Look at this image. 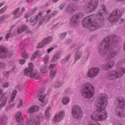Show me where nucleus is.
I'll return each mask as SVG.
<instances>
[{
  "mask_svg": "<svg viewBox=\"0 0 125 125\" xmlns=\"http://www.w3.org/2000/svg\"><path fill=\"white\" fill-rule=\"evenodd\" d=\"M117 36L110 35L108 37L105 38L99 45V52L100 55L104 56L107 61L102 66V68L104 71L111 69L115 65V61L112 58H114L117 53L112 49L113 44L115 43V41H117Z\"/></svg>",
  "mask_w": 125,
  "mask_h": 125,
  "instance_id": "1",
  "label": "nucleus"
},
{
  "mask_svg": "<svg viewBox=\"0 0 125 125\" xmlns=\"http://www.w3.org/2000/svg\"><path fill=\"white\" fill-rule=\"evenodd\" d=\"M108 104V97L105 94H100L97 100L96 105L97 109L90 115V118L93 121L103 122L108 118L106 111V107Z\"/></svg>",
  "mask_w": 125,
  "mask_h": 125,
  "instance_id": "2",
  "label": "nucleus"
},
{
  "mask_svg": "<svg viewBox=\"0 0 125 125\" xmlns=\"http://www.w3.org/2000/svg\"><path fill=\"white\" fill-rule=\"evenodd\" d=\"M102 9H100L97 13V17L99 20H95L92 22L93 18L95 16L91 15L86 17L83 21L82 24L84 28H88L90 31H95L97 29L102 27L103 24L102 23V20H103V15L106 14V6L105 5L101 6Z\"/></svg>",
  "mask_w": 125,
  "mask_h": 125,
  "instance_id": "3",
  "label": "nucleus"
},
{
  "mask_svg": "<svg viewBox=\"0 0 125 125\" xmlns=\"http://www.w3.org/2000/svg\"><path fill=\"white\" fill-rule=\"evenodd\" d=\"M35 66L32 62L28 63V67L25 68L24 70V74L25 76L27 77H30V78H35L36 80H40L41 75L38 73L37 70H34Z\"/></svg>",
  "mask_w": 125,
  "mask_h": 125,
  "instance_id": "4",
  "label": "nucleus"
},
{
  "mask_svg": "<svg viewBox=\"0 0 125 125\" xmlns=\"http://www.w3.org/2000/svg\"><path fill=\"white\" fill-rule=\"evenodd\" d=\"M125 73V67H118L115 71L111 72H107L106 77L109 80H116L122 76H124Z\"/></svg>",
  "mask_w": 125,
  "mask_h": 125,
  "instance_id": "5",
  "label": "nucleus"
},
{
  "mask_svg": "<svg viewBox=\"0 0 125 125\" xmlns=\"http://www.w3.org/2000/svg\"><path fill=\"white\" fill-rule=\"evenodd\" d=\"M81 93L83 97L89 99L94 95V87L92 84H89L82 90Z\"/></svg>",
  "mask_w": 125,
  "mask_h": 125,
  "instance_id": "6",
  "label": "nucleus"
},
{
  "mask_svg": "<svg viewBox=\"0 0 125 125\" xmlns=\"http://www.w3.org/2000/svg\"><path fill=\"white\" fill-rule=\"evenodd\" d=\"M97 5H98V0H91L84 6L83 10L85 11L86 13H90L94 11L95 9L97 8Z\"/></svg>",
  "mask_w": 125,
  "mask_h": 125,
  "instance_id": "7",
  "label": "nucleus"
},
{
  "mask_svg": "<svg viewBox=\"0 0 125 125\" xmlns=\"http://www.w3.org/2000/svg\"><path fill=\"white\" fill-rule=\"evenodd\" d=\"M118 106L117 108V110H119V111L117 113V116H119L120 118H124L125 117V113L124 111V109L125 107V99L123 97H120L118 99Z\"/></svg>",
  "mask_w": 125,
  "mask_h": 125,
  "instance_id": "8",
  "label": "nucleus"
},
{
  "mask_svg": "<svg viewBox=\"0 0 125 125\" xmlns=\"http://www.w3.org/2000/svg\"><path fill=\"white\" fill-rule=\"evenodd\" d=\"M122 16V12L120 10H114L110 15L108 20L110 23H115L118 21Z\"/></svg>",
  "mask_w": 125,
  "mask_h": 125,
  "instance_id": "9",
  "label": "nucleus"
},
{
  "mask_svg": "<svg viewBox=\"0 0 125 125\" xmlns=\"http://www.w3.org/2000/svg\"><path fill=\"white\" fill-rule=\"evenodd\" d=\"M72 117L74 119H81L83 117V110L78 105H74L72 109Z\"/></svg>",
  "mask_w": 125,
  "mask_h": 125,
  "instance_id": "10",
  "label": "nucleus"
},
{
  "mask_svg": "<svg viewBox=\"0 0 125 125\" xmlns=\"http://www.w3.org/2000/svg\"><path fill=\"white\" fill-rule=\"evenodd\" d=\"M14 54L13 52H9L6 47L3 46H0V58L4 59L6 57L10 58Z\"/></svg>",
  "mask_w": 125,
  "mask_h": 125,
  "instance_id": "11",
  "label": "nucleus"
},
{
  "mask_svg": "<svg viewBox=\"0 0 125 125\" xmlns=\"http://www.w3.org/2000/svg\"><path fill=\"white\" fill-rule=\"evenodd\" d=\"M7 94V91L3 93L2 90L0 89V110H1L6 105L7 99L4 97Z\"/></svg>",
  "mask_w": 125,
  "mask_h": 125,
  "instance_id": "12",
  "label": "nucleus"
},
{
  "mask_svg": "<svg viewBox=\"0 0 125 125\" xmlns=\"http://www.w3.org/2000/svg\"><path fill=\"white\" fill-rule=\"evenodd\" d=\"M99 72H100L99 68H93L88 71L87 76L88 78H94V77H96L99 74Z\"/></svg>",
  "mask_w": 125,
  "mask_h": 125,
  "instance_id": "13",
  "label": "nucleus"
},
{
  "mask_svg": "<svg viewBox=\"0 0 125 125\" xmlns=\"http://www.w3.org/2000/svg\"><path fill=\"white\" fill-rule=\"evenodd\" d=\"M64 117H65V112L62 111L55 115L53 119V121L55 123H60L61 121H62L64 119Z\"/></svg>",
  "mask_w": 125,
  "mask_h": 125,
  "instance_id": "14",
  "label": "nucleus"
},
{
  "mask_svg": "<svg viewBox=\"0 0 125 125\" xmlns=\"http://www.w3.org/2000/svg\"><path fill=\"white\" fill-rule=\"evenodd\" d=\"M83 16V15L81 13L75 14L71 19L70 21L71 25H76V24H78L79 20L80 18H82Z\"/></svg>",
  "mask_w": 125,
  "mask_h": 125,
  "instance_id": "15",
  "label": "nucleus"
},
{
  "mask_svg": "<svg viewBox=\"0 0 125 125\" xmlns=\"http://www.w3.org/2000/svg\"><path fill=\"white\" fill-rule=\"evenodd\" d=\"M42 13L40 12L38 15H37L35 17H33L31 18L30 20V22L31 23V25L32 26H35L37 23H38V21L40 20L42 17Z\"/></svg>",
  "mask_w": 125,
  "mask_h": 125,
  "instance_id": "16",
  "label": "nucleus"
},
{
  "mask_svg": "<svg viewBox=\"0 0 125 125\" xmlns=\"http://www.w3.org/2000/svg\"><path fill=\"white\" fill-rule=\"evenodd\" d=\"M38 97H39V100L41 102V105L45 106L47 104V102L43 101L44 98H45V94L43 91H39L38 94Z\"/></svg>",
  "mask_w": 125,
  "mask_h": 125,
  "instance_id": "17",
  "label": "nucleus"
},
{
  "mask_svg": "<svg viewBox=\"0 0 125 125\" xmlns=\"http://www.w3.org/2000/svg\"><path fill=\"white\" fill-rule=\"evenodd\" d=\"M24 31H26L27 34H31V31H29L28 27L25 24L22 25L21 27L19 28L17 32L18 34H22Z\"/></svg>",
  "mask_w": 125,
  "mask_h": 125,
  "instance_id": "18",
  "label": "nucleus"
},
{
  "mask_svg": "<svg viewBox=\"0 0 125 125\" xmlns=\"http://www.w3.org/2000/svg\"><path fill=\"white\" fill-rule=\"evenodd\" d=\"M20 11V8H18L16 9L13 13L14 17L13 19H16L17 18H19L21 16V13H19Z\"/></svg>",
  "mask_w": 125,
  "mask_h": 125,
  "instance_id": "19",
  "label": "nucleus"
},
{
  "mask_svg": "<svg viewBox=\"0 0 125 125\" xmlns=\"http://www.w3.org/2000/svg\"><path fill=\"white\" fill-rule=\"evenodd\" d=\"M50 19V18L47 15H45L43 17L42 19L40 21L39 24L40 25H42L43 23L44 22L45 23H46L48 21H49V20Z\"/></svg>",
  "mask_w": 125,
  "mask_h": 125,
  "instance_id": "20",
  "label": "nucleus"
},
{
  "mask_svg": "<svg viewBox=\"0 0 125 125\" xmlns=\"http://www.w3.org/2000/svg\"><path fill=\"white\" fill-rule=\"evenodd\" d=\"M15 119L17 123H20L23 120L22 113L21 112H18L15 115Z\"/></svg>",
  "mask_w": 125,
  "mask_h": 125,
  "instance_id": "21",
  "label": "nucleus"
},
{
  "mask_svg": "<svg viewBox=\"0 0 125 125\" xmlns=\"http://www.w3.org/2000/svg\"><path fill=\"white\" fill-rule=\"evenodd\" d=\"M41 56H42V53H41V52H40V51H36L32 55L31 59L32 60L36 59L37 57L39 58Z\"/></svg>",
  "mask_w": 125,
  "mask_h": 125,
  "instance_id": "22",
  "label": "nucleus"
},
{
  "mask_svg": "<svg viewBox=\"0 0 125 125\" xmlns=\"http://www.w3.org/2000/svg\"><path fill=\"white\" fill-rule=\"evenodd\" d=\"M35 121V119L33 116H30L26 119V124L27 125H31L34 124V122Z\"/></svg>",
  "mask_w": 125,
  "mask_h": 125,
  "instance_id": "23",
  "label": "nucleus"
},
{
  "mask_svg": "<svg viewBox=\"0 0 125 125\" xmlns=\"http://www.w3.org/2000/svg\"><path fill=\"white\" fill-rule=\"evenodd\" d=\"M76 6L74 5L73 4H70L68 5L66 8V11L69 12V11H75L76 10Z\"/></svg>",
  "mask_w": 125,
  "mask_h": 125,
  "instance_id": "24",
  "label": "nucleus"
},
{
  "mask_svg": "<svg viewBox=\"0 0 125 125\" xmlns=\"http://www.w3.org/2000/svg\"><path fill=\"white\" fill-rule=\"evenodd\" d=\"M43 43H44V44L45 45H46V44H48V43H50L51 42H52V38L51 37H48L46 38H45L42 41Z\"/></svg>",
  "mask_w": 125,
  "mask_h": 125,
  "instance_id": "25",
  "label": "nucleus"
},
{
  "mask_svg": "<svg viewBox=\"0 0 125 125\" xmlns=\"http://www.w3.org/2000/svg\"><path fill=\"white\" fill-rule=\"evenodd\" d=\"M7 120H8V118H7V116L3 115L1 116L0 120V122L2 125H5L7 123Z\"/></svg>",
  "mask_w": 125,
  "mask_h": 125,
  "instance_id": "26",
  "label": "nucleus"
},
{
  "mask_svg": "<svg viewBox=\"0 0 125 125\" xmlns=\"http://www.w3.org/2000/svg\"><path fill=\"white\" fill-rule=\"evenodd\" d=\"M16 94H17V91H14L11 95V99L8 102L9 104L14 101V99H15V97H16Z\"/></svg>",
  "mask_w": 125,
  "mask_h": 125,
  "instance_id": "27",
  "label": "nucleus"
},
{
  "mask_svg": "<svg viewBox=\"0 0 125 125\" xmlns=\"http://www.w3.org/2000/svg\"><path fill=\"white\" fill-rule=\"evenodd\" d=\"M50 107H48L45 111V118L46 119H49L50 118V113H49V110H50Z\"/></svg>",
  "mask_w": 125,
  "mask_h": 125,
  "instance_id": "28",
  "label": "nucleus"
},
{
  "mask_svg": "<svg viewBox=\"0 0 125 125\" xmlns=\"http://www.w3.org/2000/svg\"><path fill=\"white\" fill-rule=\"evenodd\" d=\"M83 53H82V51H78L75 57V61H77V60H79V59H81V57H82Z\"/></svg>",
  "mask_w": 125,
  "mask_h": 125,
  "instance_id": "29",
  "label": "nucleus"
},
{
  "mask_svg": "<svg viewBox=\"0 0 125 125\" xmlns=\"http://www.w3.org/2000/svg\"><path fill=\"white\" fill-rule=\"evenodd\" d=\"M70 102V99L68 97H64L62 100V103L64 105H67Z\"/></svg>",
  "mask_w": 125,
  "mask_h": 125,
  "instance_id": "30",
  "label": "nucleus"
},
{
  "mask_svg": "<svg viewBox=\"0 0 125 125\" xmlns=\"http://www.w3.org/2000/svg\"><path fill=\"white\" fill-rule=\"evenodd\" d=\"M14 70H15V67H13V68L11 70H10L9 71H4L3 72V75L5 77H7V76H8V75H9V73H11V72H13V71H14Z\"/></svg>",
  "mask_w": 125,
  "mask_h": 125,
  "instance_id": "31",
  "label": "nucleus"
},
{
  "mask_svg": "<svg viewBox=\"0 0 125 125\" xmlns=\"http://www.w3.org/2000/svg\"><path fill=\"white\" fill-rule=\"evenodd\" d=\"M37 120H40V121H43V114L42 113H39L37 116H36V118Z\"/></svg>",
  "mask_w": 125,
  "mask_h": 125,
  "instance_id": "32",
  "label": "nucleus"
},
{
  "mask_svg": "<svg viewBox=\"0 0 125 125\" xmlns=\"http://www.w3.org/2000/svg\"><path fill=\"white\" fill-rule=\"evenodd\" d=\"M60 57V53H56L54 55L53 59H52V62H54V61H56L58 58Z\"/></svg>",
  "mask_w": 125,
  "mask_h": 125,
  "instance_id": "33",
  "label": "nucleus"
},
{
  "mask_svg": "<svg viewBox=\"0 0 125 125\" xmlns=\"http://www.w3.org/2000/svg\"><path fill=\"white\" fill-rule=\"evenodd\" d=\"M56 75V71L55 70H51L50 72V77L51 79H53Z\"/></svg>",
  "mask_w": 125,
  "mask_h": 125,
  "instance_id": "34",
  "label": "nucleus"
},
{
  "mask_svg": "<svg viewBox=\"0 0 125 125\" xmlns=\"http://www.w3.org/2000/svg\"><path fill=\"white\" fill-rule=\"evenodd\" d=\"M69 58H71V55H68L66 59H63L62 61V64H65V63H67L68 61L69 60Z\"/></svg>",
  "mask_w": 125,
  "mask_h": 125,
  "instance_id": "35",
  "label": "nucleus"
},
{
  "mask_svg": "<svg viewBox=\"0 0 125 125\" xmlns=\"http://www.w3.org/2000/svg\"><path fill=\"white\" fill-rule=\"evenodd\" d=\"M62 85V82H57L54 84V87L55 88H58Z\"/></svg>",
  "mask_w": 125,
  "mask_h": 125,
  "instance_id": "36",
  "label": "nucleus"
},
{
  "mask_svg": "<svg viewBox=\"0 0 125 125\" xmlns=\"http://www.w3.org/2000/svg\"><path fill=\"white\" fill-rule=\"evenodd\" d=\"M33 125H41V120L38 119H35Z\"/></svg>",
  "mask_w": 125,
  "mask_h": 125,
  "instance_id": "37",
  "label": "nucleus"
},
{
  "mask_svg": "<svg viewBox=\"0 0 125 125\" xmlns=\"http://www.w3.org/2000/svg\"><path fill=\"white\" fill-rule=\"evenodd\" d=\"M22 106H23V100L20 99L18 102L17 108H20L22 107Z\"/></svg>",
  "mask_w": 125,
  "mask_h": 125,
  "instance_id": "38",
  "label": "nucleus"
},
{
  "mask_svg": "<svg viewBox=\"0 0 125 125\" xmlns=\"http://www.w3.org/2000/svg\"><path fill=\"white\" fill-rule=\"evenodd\" d=\"M45 44L44 43H43V41L42 42L39 43L37 45V48H42V47H43L44 46Z\"/></svg>",
  "mask_w": 125,
  "mask_h": 125,
  "instance_id": "39",
  "label": "nucleus"
},
{
  "mask_svg": "<svg viewBox=\"0 0 125 125\" xmlns=\"http://www.w3.org/2000/svg\"><path fill=\"white\" fill-rule=\"evenodd\" d=\"M57 13H58L57 11H54L52 13V14H50V16H48L50 18H50H52V17H54V16H55V15H56Z\"/></svg>",
  "mask_w": 125,
  "mask_h": 125,
  "instance_id": "40",
  "label": "nucleus"
},
{
  "mask_svg": "<svg viewBox=\"0 0 125 125\" xmlns=\"http://www.w3.org/2000/svg\"><path fill=\"white\" fill-rule=\"evenodd\" d=\"M46 67H42L41 69V72L42 74H45L47 72Z\"/></svg>",
  "mask_w": 125,
  "mask_h": 125,
  "instance_id": "41",
  "label": "nucleus"
},
{
  "mask_svg": "<svg viewBox=\"0 0 125 125\" xmlns=\"http://www.w3.org/2000/svg\"><path fill=\"white\" fill-rule=\"evenodd\" d=\"M48 58L49 56L48 55H46L44 57V61L45 64H47L48 63Z\"/></svg>",
  "mask_w": 125,
  "mask_h": 125,
  "instance_id": "42",
  "label": "nucleus"
},
{
  "mask_svg": "<svg viewBox=\"0 0 125 125\" xmlns=\"http://www.w3.org/2000/svg\"><path fill=\"white\" fill-rule=\"evenodd\" d=\"M6 67V64L4 62L0 63V69H4Z\"/></svg>",
  "mask_w": 125,
  "mask_h": 125,
  "instance_id": "43",
  "label": "nucleus"
},
{
  "mask_svg": "<svg viewBox=\"0 0 125 125\" xmlns=\"http://www.w3.org/2000/svg\"><path fill=\"white\" fill-rule=\"evenodd\" d=\"M21 56L22 58H24L25 59H28V58H29V56L27 55V53L26 52L22 53Z\"/></svg>",
  "mask_w": 125,
  "mask_h": 125,
  "instance_id": "44",
  "label": "nucleus"
},
{
  "mask_svg": "<svg viewBox=\"0 0 125 125\" xmlns=\"http://www.w3.org/2000/svg\"><path fill=\"white\" fill-rule=\"evenodd\" d=\"M13 37V35L12 34V33H8L6 35V39L7 41H8V39H9V38H12Z\"/></svg>",
  "mask_w": 125,
  "mask_h": 125,
  "instance_id": "45",
  "label": "nucleus"
},
{
  "mask_svg": "<svg viewBox=\"0 0 125 125\" xmlns=\"http://www.w3.org/2000/svg\"><path fill=\"white\" fill-rule=\"evenodd\" d=\"M7 9V7H6V6L2 8L0 10V14H2Z\"/></svg>",
  "mask_w": 125,
  "mask_h": 125,
  "instance_id": "46",
  "label": "nucleus"
},
{
  "mask_svg": "<svg viewBox=\"0 0 125 125\" xmlns=\"http://www.w3.org/2000/svg\"><path fill=\"white\" fill-rule=\"evenodd\" d=\"M35 110L34 109V106H31L28 110L29 113H34Z\"/></svg>",
  "mask_w": 125,
  "mask_h": 125,
  "instance_id": "47",
  "label": "nucleus"
},
{
  "mask_svg": "<svg viewBox=\"0 0 125 125\" xmlns=\"http://www.w3.org/2000/svg\"><path fill=\"white\" fill-rule=\"evenodd\" d=\"M26 62V60H19V63L21 64V65H24L25 63Z\"/></svg>",
  "mask_w": 125,
  "mask_h": 125,
  "instance_id": "48",
  "label": "nucleus"
},
{
  "mask_svg": "<svg viewBox=\"0 0 125 125\" xmlns=\"http://www.w3.org/2000/svg\"><path fill=\"white\" fill-rule=\"evenodd\" d=\"M55 66H56V64H51L49 67V70H51V71H52V69H53V68H54V67H55Z\"/></svg>",
  "mask_w": 125,
  "mask_h": 125,
  "instance_id": "49",
  "label": "nucleus"
},
{
  "mask_svg": "<svg viewBox=\"0 0 125 125\" xmlns=\"http://www.w3.org/2000/svg\"><path fill=\"white\" fill-rule=\"evenodd\" d=\"M17 89H18V90H22V89H23V87L22 86H21V85H18L17 86Z\"/></svg>",
  "mask_w": 125,
  "mask_h": 125,
  "instance_id": "50",
  "label": "nucleus"
},
{
  "mask_svg": "<svg viewBox=\"0 0 125 125\" xmlns=\"http://www.w3.org/2000/svg\"><path fill=\"white\" fill-rule=\"evenodd\" d=\"M35 112H38L40 110V107L39 106H34Z\"/></svg>",
  "mask_w": 125,
  "mask_h": 125,
  "instance_id": "51",
  "label": "nucleus"
},
{
  "mask_svg": "<svg viewBox=\"0 0 125 125\" xmlns=\"http://www.w3.org/2000/svg\"><path fill=\"white\" fill-rule=\"evenodd\" d=\"M9 65L10 66H14L15 65V62L14 61H11L9 62Z\"/></svg>",
  "mask_w": 125,
  "mask_h": 125,
  "instance_id": "52",
  "label": "nucleus"
},
{
  "mask_svg": "<svg viewBox=\"0 0 125 125\" xmlns=\"http://www.w3.org/2000/svg\"><path fill=\"white\" fill-rule=\"evenodd\" d=\"M9 86V83H5L3 84V87H8Z\"/></svg>",
  "mask_w": 125,
  "mask_h": 125,
  "instance_id": "53",
  "label": "nucleus"
},
{
  "mask_svg": "<svg viewBox=\"0 0 125 125\" xmlns=\"http://www.w3.org/2000/svg\"><path fill=\"white\" fill-rule=\"evenodd\" d=\"M53 49H54V48H53V47H51V48L48 49L47 53H50L51 51H52V50H53Z\"/></svg>",
  "mask_w": 125,
  "mask_h": 125,
  "instance_id": "54",
  "label": "nucleus"
},
{
  "mask_svg": "<svg viewBox=\"0 0 125 125\" xmlns=\"http://www.w3.org/2000/svg\"><path fill=\"white\" fill-rule=\"evenodd\" d=\"M65 37H66V33H62L61 35V39H63V38H65Z\"/></svg>",
  "mask_w": 125,
  "mask_h": 125,
  "instance_id": "55",
  "label": "nucleus"
},
{
  "mask_svg": "<svg viewBox=\"0 0 125 125\" xmlns=\"http://www.w3.org/2000/svg\"><path fill=\"white\" fill-rule=\"evenodd\" d=\"M64 7H65V4H62V5H61L60 6V9H61V10L62 9H63Z\"/></svg>",
  "mask_w": 125,
  "mask_h": 125,
  "instance_id": "56",
  "label": "nucleus"
},
{
  "mask_svg": "<svg viewBox=\"0 0 125 125\" xmlns=\"http://www.w3.org/2000/svg\"><path fill=\"white\" fill-rule=\"evenodd\" d=\"M36 12H37V8H35L34 9L32 10L31 14H34V13H36Z\"/></svg>",
  "mask_w": 125,
  "mask_h": 125,
  "instance_id": "57",
  "label": "nucleus"
},
{
  "mask_svg": "<svg viewBox=\"0 0 125 125\" xmlns=\"http://www.w3.org/2000/svg\"><path fill=\"white\" fill-rule=\"evenodd\" d=\"M30 15H31L30 14H27L25 15L24 17H25V18L27 19V18H28V17H30Z\"/></svg>",
  "mask_w": 125,
  "mask_h": 125,
  "instance_id": "58",
  "label": "nucleus"
},
{
  "mask_svg": "<svg viewBox=\"0 0 125 125\" xmlns=\"http://www.w3.org/2000/svg\"><path fill=\"white\" fill-rule=\"evenodd\" d=\"M34 0H27L26 1L28 2V3H30V2H32Z\"/></svg>",
  "mask_w": 125,
  "mask_h": 125,
  "instance_id": "59",
  "label": "nucleus"
},
{
  "mask_svg": "<svg viewBox=\"0 0 125 125\" xmlns=\"http://www.w3.org/2000/svg\"><path fill=\"white\" fill-rule=\"evenodd\" d=\"M51 12V10H47V11H46V14H48L50 13Z\"/></svg>",
  "mask_w": 125,
  "mask_h": 125,
  "instance_id": "60",
  "label": "nucleus"
},
{
  "mask_svg": "<svg viewBox=\"0 0 125 125\" xmlns=\"http://www.w3.org/2000/svg\"><path fill=\"white\" fill-rule=\"evenodd\" d=\"M3 4H4V2H2L1 3H0V7H1V6H2V5H3Z\"/></svg>",
  "mask_w": 125,
  "mask_h": 125,
  "instance_id": "61",
  "label": "nucleus"
},
{
  "mask_svg": "<svg viewBox=\"0 0 125 125\" xmlns=\"http://www.w3.org/2000/svg\"><path fill=\"white\" fill-rule=\"evenodd\" d=\"M14 27H15V25H12L10 28V30H12Z\"/></svg>",
  "mask_w": 125,
  "mask_h": 125,
  "instance_id": "62",
  "label": "nucleus"
},
{
  "mask_svg": "<svg viewBox=\"0 0 125 125\" xmlns=\"http://www.w3.org/2000/svg\"><path fill=\"white\" fill-rule=\"evenodd\" d=\"M15 105H16V104L14 103L11 105V107H14V106H15Z\"/></svg>",
  "mask_w": 125,
  "mask_h": 125,
  "instance_id": "63",
  "label": "nucleus"
},
{
  "mask_svg": "<svg viewBox=\"0 0 125 125\" xmlns=\"http://www.w3.org/2000/svg\"><path fill=\"white\" fill-rule=\"evenodd\" d=\"M21 11H22V12H23V11H25V8L22 7V8H21Z\"/></svg>",
  "mask_w": 125,
  "mask_h": 125,
  "instance_id": "64",
  "label": "nucleus"
}]
</instances>
